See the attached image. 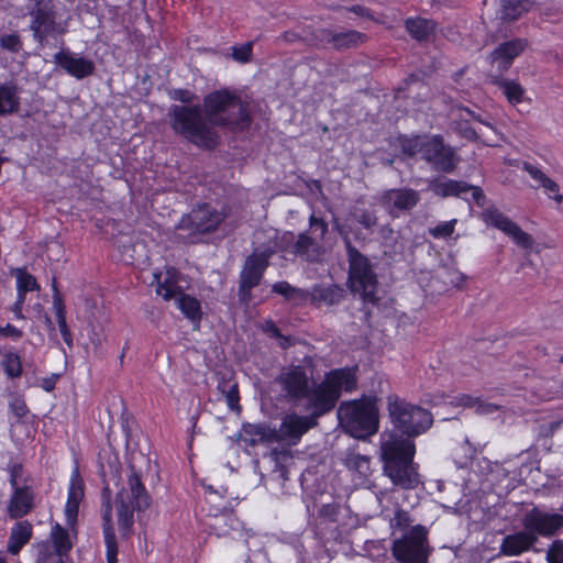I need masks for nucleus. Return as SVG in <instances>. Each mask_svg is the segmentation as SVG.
<instances>
[{
    "mask_svg": "<svg viewBox=\"0 0 563 563\" xmlns=\"http://www.w3.org/2000/svg\"><path fill=\"white\" fill-rule=\"evenodd\" d=\"M16 284L18 292L23 294L24 296L27 291H33L40 288L35 277L23 269H18Z\"/></svg>",
    "mask_w": 563,
    "mask_h": 563,
    "instance_id": "43",
    "label": "nucleus"
},
{
    "mask_svg": "<svg viewBox=\"0 0 563 563\" xmlns=\"http://www.w3.org/2000/svg\"><path fill=\"white\" fill-rule=\"evenodd\" d=\"M434 278L443 284L441 291L460 288L465 280V276L461 272L451 267H442L437 272Z\"/></svg>",
    "mask_w": 563,
    "mask_h": 563,
    "instance_id": "41",
    "label": "nucleus"
},
{
    "mask_svg": "<svg viewBox=\"0 0 563 563\" xmlns=\"http://www.w3.org/2000/svg\"><path fill=\"white\" fill-rule=\"evenodd\" d=\"M523 169L536 180L539 183V186L543 187L549 192H552L553 195H550L549 197L555 200L556 202H563V196L559 194V185L549 178L541 169L533 166L530 163L523 164Z\"/></svg>",
    "mask_w": 563,
    "mask_h": 563,
    "instance_id": "35",
    "label": "nucleus"
},
{
    "mask_svg": "<svg viewBox=\"0 0 563 563\" xmlns=\"http://www.w3.org/2000/svg\"><path fill=\"white\" fill-rule=\"evenodd\" d=\"M168 117L176 134L203 150H214L220 144L217 126L244 131L252 122L247 103L227 89L208 93L202 106L173 104Z\"/></svg>",
    "mask_w": 563,
    "mask_h": 563,
    "instance_id": "1",
    "label": "nucleus"
},
{
    "mask_svg": "<svg viewBox=\"0 0 563 563\" xmlns=\"http://www.w3.org/2000/svg\"><path fill=\"white\" fill-rule=\"evenodd\" d=\"M102 505H101V515H102V528H103V537L104 543L107 548V563H117L118 559V544L117 538L114 533V528L112 523V505H111V490L108 486L102 489Z\"/></svg>",
    "mask_w": 563,
    "mask_h": 563,
    "instance_id": "19",
    "label": "nucleus"
},
{
    "mask_svg": "<svg viewBox=\"0 0 563 563\" xmlns=\"http://www.w3.org/2000/svg\"><path fill=\"white\" fill-rule=\"evenodd\" d=\"M530 7V0H500L499 18L505 22H512L528 12Z\"/></svg>",
    "mask_w": 563,
    "mask_h": 563,
    "instance_id": "34",
    "label": "nucleus"
},
{
    "mask_svg": "<svg viewBox=\"0 0 563 563\" xmlns=\"http://www.w3.org/2000/svg\"><path fill=\"white\" fill-rule=\"evenodd\" d=\"M384 472L395 486L412 489L420 483L413 465L416 446L412 440L402 439L396 432L383 435L380 443Z\"/></svg>",
    "mask_w": 563,
    "mask_h": 563,
    "instance_id": "2",
    "label": "nucleus"
},
{
    "mask_svg": "<svg viewBox=\"0 0 563 563\" xmlns=\"http://www.w3.org/2000/svg\"><path fill=\"white\" fill-rule=\"evenodd\" d=\"M169 97L185 103L184 106H194L192 102L197 99V96L188 89H174L169 92Z\"/></svg>",
    "mask_w": 563,
    "mask_h": 563,
    "instance_id": "51",
    "label": "nucleus"
},
{
    "mask_svg": "<svg viewBox=\"0 0 563 563\" xmlns=\"http://www.w3.org/2000/svg\"><path fill=\"white\" fill-rule=\"evenodd\" d=\"M21 88L14 81L0 85V117L18 113L21 107Z\"/></svg>",
    "mask_w": 563,
    "mask_h": 563,
    "instance_id": "26",
    "label": "nucleus"
},
{
    "mask_svg": "<svg viewBox=\"0 0 563 563\" xmlns=\"http://www.w3.org/2000/svg\"><path fill=\"white\" fill-rule=\"evenodd\" d=\"M420 200L418 191L411 188H396L383 192L380 203L388 210L391 217H398L400 212L413 209Z\"/></svg>",
    "mask_w": 563,
    "mask_h": 563,
    "instance_id": "17",
    "label": "nucleus"
},
{
    "mask_svg": "<svg viewBox=\"0 0 563 563\" xmlns=\"http://www.w3.org/2000/svg\"><path fill=\"white\" fill-rule=\"evenodd\" d=\"M334 228L342 238L346 252L349 263L346 284L350 290L358 294L364 303L377 305L380 298L378 296V280L377 274L374 271V264L352 243L350 231L344 225L335 222Z\"/></svg>",
    "mask_w": 563,
    "mask_h": 563,
    "instance_id": "3",
    "label": "nucleus"
},
{
    "mask_svg": "<svg viewBox=\"0 0 563 563\" xmlns=\"http://www.w3.org/2000/svg\"><path fill=\"white\" fill-rule=\"evenodd\" d=\"M345 10H347L349 12H352L358 16L365 18L367 20L376 21L374 12L366 7L355 4V5L345 8Z\"/></svg>",
    "mask_w": 563,
    "mask_h": 563,
    "instance_id": "57",
    "label": "nucleus"
},
{
    "mask_svg": "<svg viewBox=\"0 0 563 563\" xmlns=\"http://www.w3.org/2000/svg\"><path fill=\"white\" fill-rule=\"evenodd\" d=\"M356 375L352 368H338L328 373L323 382L311 386L309 396L305 398L306 409L311 411L310 417L317 421L319 417L331 411L342 390L352 391L356 388Z\"/></svg>",
    "mask_w": 563,
    "mask_h": 563,
    "instance_id": "5",
    "label": "nucleus"
},
{
    "mask_svg": "<svg viewBox=\"0 0 563 563\" xmlns=\"http://www.w3.org/2000/svg\"><path fill=\"white\" fill-rule=\"evenodd\" d=\"M538 543L536 536L530 533L526 528L507 534L503 538L499 552L506 556H518L534 548Z\"/></svg>",
    "mask_w": 563,
    "mask_h": 563,
    "instance_id": "21",
    "label": "nucleus"
},
{
    "mask_svg": "<svg viewBox=\"0 0 563 563\" xmlns=\"http://www.w3.org/2000/svg\"><path fill=\"white\" fill-rule=\"evenodd\" d=\"M387 409L395 430L400 432V434H396L402 439L412 440L429 430L433 423L430 411L412 405L397 395L387 397Z\"/></svg>",
    "mask_w": 563,
    "mask_h": 563,
    "instance_id": "7",
    "label": "nucleus"
},
{
    "mask_svg": "<svg viewBox=\"0 0 563 563\" xmlns=\"http://www.w3.org/2000/svg\"><path fill=\"white\" fill-rule=\"evenodd\" d=\"M271 457L276 463V466H280L282 463L289 457V454L285 450L273 449L271 451Z\"/></svg>",
    "mask_w": 563,
    "mask_h": 563,
    "instance_id": "64",
    "label": "nucleus"
},
{
    "mask_svg": "<svg viewBox=\"0 0 563 563\" xmlns=\"http://www.w3.org/2000/svg\"><path fill=\"white\" fill-rule=\"evenodd\" d=\"M266 267L258 263L255 255H249L239 276L238 296L241 303L247 305L252 300V289L257 287L264 276Z\"/></svg>",
    "mask_w": 563,
    "mask_h": 563,
    "instance_id": "16",
    "label": "nucleus"
},
{
    "mask_svg": "<svg viewBox=\"0 0 563 563\" xmlns=\"http://www.w3.org/2000/svg\"><path fill=\"white\" fill-rule=\"evenodd\" d=\"M548 563H563V540H554L547 550Z\"/></svg>",
    "mask_w": 563,
    "mask_h": 563,
    "instance_id": "49",
    "label": "nucleus"
},
{
    "mask_svg": "<svg viewBox=\"0 0 563 563\" xmlns=\"http://www.w3.org/2000/svg\"><path fill=\"white\" fill-rule=\"evenodd\" d=\"M412 522L413 519L411 518L410 514L402 508H397L395 510L394 517L389 521L393 529H398L400 531L408 529Z\"/></svg>",
    "mask_w": 563,
    "mask_h": 563,
    "instance_id": "44",
    "label": "nucleus"
},
{
    "mask_svg": "<svg viewBox=\"0 0 563 563\" xmlns=\"http://www.w3.org/2000/svg\"><path fill=\"white\" fill-rule=\"evenodd\" d=\"M307 365H289L283 367L280 374L276 377V383L280 386L283 398L297 405L300 400L309 396L312 382V361L305 358Z\"/></svg>",
    "mask_w": 563,
    "mask_h": 563,
    "instance_id": "9",
    "label": "nucleus"
},
{
    "mask_svg": "<svg viewBox=\"0 0 563 563\" xmlns=\"http://www.w3.org/2000/svg\"><path fill=\"white\" fill-rule=\"evenodd\" d=\"M79 504L80 503H74V501H68V500L66 503V507H65L66 522L70 527H73L77 521Z\"/></svg>",
    "mask_w": 563,
    "mask_h": 563,
    "instance_id": "54",
    "label": "nucleus"
},
{
    "mask_svg": "<svg viewBox=\"0 0 563 563\" xmlns=\"http://www.w3.org/2000/svg\"><path fill=\"white\" fill-rule=\"evenodd\" d=\"M345 296L346 291L343 286L333 283L316 284L308 290V300L317 307L338 306L345 299Z\"/></svg>",
    "mask_w": 563,
    "mask_h": 563,
    "instance_id": "20",
    "label": "nucleus"
},
{
    "mask_svg": "<svg viewBox=\"0 0 563 563\" xmlns=\"http://www.w3.org/2000/svg\"><path fill=\"white\" fill-rule=\"evenodd\" d=\"M242 432L245 435L244 441L250 445L257 442H275L278 441V432L267 423H244Z\"/></svg>",
    "mask_w": 563,
    "mask_h": 563,
    "instance_id": "28",
    "label": "nucleus"
},
{
    "mask_svg": "<svg viewBox=\"0 0 563 563\" xmlns=\"http://www.w3.org/2000/svg\"><path fill=\"white\" fill-rule=\"evenodd\" d=\"M459 134L467 141L475 142L478 140V134L476 131L467 123V121H462L459 124Z\"/></svg>",
    "mask_w": 563,
    "mask_h": 563,
    "instance_id": "55",
    "label": "nucleus"
},
{
    "mask_svg": "<svg viewBox=\"0 0 563 563\" xmlns=\"http://www.w3.org/2000/svg\"><path fill=\"white\" fill-rule=\"evenodd\" d=\"M391 552L399 563H428L430 547L427 528L422 525L413 526L401 538L393 541Z\"/></svg>",
    "mask_w": 563,
    "mask_h": 563,
    "instance_id": "10",
    "label": "nucleus"
},
{
    "mask_svg": "<svg viewBox=\"0 0 563 563\" xmlns=\"http://www.w3.org/2000/svg\"><path fill=\"white\" fill-rule=\"evenodd\" d=\"M482 219L487 224L503 231L520 247L530 250L533 246V239L525 232L516 222L501 213L496 208H488L482 213Z\"/></svg>",
    "mask_w": 563,
    "mask_h": 563,
    "instance_id": "14",
    "label": "nucleus"
},
{
    "mask_svg": "<svg viewBox=\"0 0 563 563\" xmlns=\"http://www.w3.org/2000/svg\"><path fill=\"white\" fill-rule=\"evenodd\" d=\"M522 528L539 537L551 538L563 528V514L548 512L538 506L527 510L520 519Z\"/></svg>",
    "mask_w": 563,
    "mask_h": 563,
    "instance_id": "13",
    "label": "nucleus"
},
{
    "mask_svg": "<svg viewBox=\"0 0 563 563\" xmlns=\"http://www.w3.org/2000/svg\"><path fill=\"white\" fill-rule=\"evenodd\" d=\"M528 42L523 38H514L499 44L488 56L492 69L488 74L499 75L510 68L516 57L527 47Z\"/></svg>",
    "mask_w": 563,
    "mask_h": 563,
    "instance_id": "15",
    "label": "nucleus"
},
{
    "mask_svg": "<svg viewBox=\"0 0 563 563\" xmlns=\"http://www.w3.org/2000/svg\"><path fill=\"white\" fill-rule=\"evenodd\" d=\"M421 158L430 165L432 170L442 174L453 173L461 162L456 150L445 143L440 134L424 136Z\"/></svg>",
    "mask_w": 563,
    "mask_h": 563,
    "instance_id": "11",
    "label": "nucleus"
},
{
    "mask_svg": "<svg viewBox=\"0 0 563 563\" xmlns=\"http://www.w3.org/2000/svg\"><path fill=\"white\" fill-rule=\"evenodd\" d=\"M228 214L217 210L210 203H202L184 214L177 224L180 231H187L189 236L214 232Z\"/></svg>",
    "mask_w": 563,
    "mask_h": 563,
    "instance_id": "12",
    "label": "nucleus"
},
{
    "mask_svg": "<svg viewBox=\"0 0 563 563\" xmlns=\"http://www.w3.org/2000/svg\"><path fill=\"white\" fill-rule=\"evenodd\" d=\"M470 191H472V198L478 207H484L486 203V196L478 186L470 185Z\"/></svg>",
    "mask_w": 563,
    "mask_h": 563,
    "instance_id": "60",
    "label": "nucleus"
},
{
    "mask_svg": "<svg viewBox=\"0 0 563 563\" xmlns=\"http://www.w3.org/2000/svg\"><path fill=\"white\" fill-rule=\"evenodd\" d=\"M51 538L53 541L54 551L46 550L43 553H58L60 555L67 556L71 549V542L69 540L67 530H65L60 525L56 523L52 528Z\"/></svg>",
    "mask_w": 563,
    "mask_h": 563,
    "instance_id": "40",
    "label": "nucleus"
},
{
    "mask_svg": "<svg viewBox=\"0 0 563 563\" xmlns=\"http://www.w3.org/2000/svg\"><path fill=\"white\" fill-rule=\"evenodd\" d=\"M423 79H424V73H422V71L410 74L408 77H406L404 79V82H402L404 86L401 87V89L405 90L413 84H423Z\"/></svg>",
    "mask_w": 563,
    "mask_h": 563,
    "instance_id": "61",
    "label": "nucleus"
},
{
    "mask_svg": "<svg viewBox=\"0 0 563 563\" xmlns=\"http://www.w3.org/2000/svg\"><path fill=\"white\" fill-rule=\"evenodd\" d=\"M263 330L265 333H267L269 336L274 338V339H278L282 334L280 330L278 329V327L275 324L274 321L272 320H267L263 327Z\"/></svg>",
    "mask_w": 563,
    "mask_h": 563,
    "instance_id": "63",
    "label": "nucleus"
},
{
    "mask_svg": "<svg viewBox=\"0 0 563 563\" xmlns=\"http://www.w3.org/2000/svg\"><path fill=\"white\" fill-rule=\"evenodd\" d=\"M272 290L295 303H301L308 300V290L294 287L285 280L275 283Z\"/></svg>",
    "mask_w": 563,
    "mask_h": 563,
    "instance_id": "39",
    "label": "nucleus"
},
{
    "mask_svg": "<svg viewBox=\"0 0 563 563\" xmlns=\"http://www.w3.org/2000/svg\"><path fill=\"white\" fill-rule=\"evenodd\" d=\"M275 247L267 246L264 250L257 252L254 251L251 255H255L258 263H262L266 268L269 264V258L275 254Z\"/></svg>",
    "mask_w": 563,
    "mask_h": 563,
    "instance_id": "56",
    "label": "nucleus"
},
{
    "mask_svg": "<svg viewBox=\"0 0 563 563\" xmlns=\"http://www.w3.org/2000/svg\"><path fill=\"white\" fill-rule=\"evenodd\" d=\"M53 288H54L53 306H54V309H55L58 328H59V331H60V334L63 336L64 342L69 347H71L73 346V335H71V333H70V331H69V329L67 327V323H66V309H65V305H64V301L62 299V296H60L58 289L56 288L55 283L53 284Z\"/></svg>",
    "mask_w": 563,
    "mask_h": 563,
    "instance_id": "37",
    "label": "nucleus"
},
{
    "mask_svg": "<svg viewBox=\"0 0 563 563\" xmlns=\"http://www.w3.org/2000/svg\"><path fill=\"white\" fill-rule=\"evenodd\" d=\"M217 389L224 396L230 410L241 411L239 385L232 377L222 375L218 380Z\"/></svg>",
    "mask_w": 563,
    "mask_h": 563,
    "instance_id": "33",
    "label": "nucleus"
},
{
    "mask_svg": "<svg viewBox=\"0 0 563 563\" xmlns=\"http://www.w3.org/2000/svg\"><path fill=\"white\" fill-rule=\"evenodd\" d=\"M405 29L412 38L423 42L434 33L435 22L423 18H408L405 20Z\"/></svg>",
    "mask_w": 563,
    "mask_h": 563,
    "instance_id": "30",
    "label": "nucleus"
},
{
    "mask_svg": "<svg viewBox=\"0 0 563 563\" xmlns=\"http://www.w3.org/2000/svg\"><path fill=\"white\" fill-rule=\"evenodd\" d=\"M129 470L128 486L121 488L115 496L118 527L123 538L132 534L134 511L140 514L151 506V496L142 483L140 472L133 463L129 464Z\"/></svg>",
    "mask_w": 563,
    "mask_h": 563,
    "instance_id": "6",
    "label": "nucleus"
},
{
    "mask_svg": "<svg viewBox=\"0 0 563 563\" xmlns=\"http://www.w3.org/2000/svg\"><path fill=\"white\" fill-rule=\"evenodd\" d=\"M336 413L340 426L355 439H367L378 430V410L371 399L342 402Z\"/></svg>",
    "mask_w": 563,
    "mask_h": 563,
    "instance_id": "8",
    "label": "nucleus"
},
{
    "mask_svg": "<svg viewBox=\"0 0 563 563\" xmlns=\"http://www.w3.org/2000/svg\"><path fill=\"white\" fill-rule=\"evenodd\" d=\"M27 11L31 16L29 29L33 40L44 47L49 40H57L69 31L71 15L66 7L54 0H33Z\"/></svg>",
    "mask_w": 563,
    "mask_h": 563,
    "instance_id": "4",
    "label": "nucleus"
},
{
    "mask_svg": "<svg viewBox=\"0 0 563 563\" xmlns=\"http://www.w3.org/2000/svg\"><path fill=\"white\" fill-rule=\"evenodd\" d=\"M1 366L9 378H16L22 374L21 357L16 353H5L1 361Z\"/></svg>",
    "mask_w": 563,
    "mask_h": 563,
    "instance_id": "42",
    "label": "nucleus"
},
{
    "mask_svg": "<svg viewBox=\"0 0 563 563\" xmlns=\"http://www.w3.org/2000/svg\"><path fill=\"white\" fill-rule=\"evenodd\" d=\"M316 424L317 421L310 416H298L296 413L287 415L277 430L278 441L291 440L296 443L303 433Z\"/></svg>",
    "mask_w": 563,
    "mask_h": 563,
    "instance_id": "22",
    "label": "nucleus"
},
{
    "mask_svg": "<svg viewBox=\"0 0 563 563\" xmlns=\"http://www.w3.org/2000/svg\"><path fill=\"white\" fill-rule=\"evenodd\" d=\"M84 498V483L79 477L78 471H76L70 481L68 489V501L80 503Z\"/></svg>",
    "mask_w": 563,
    "mask_h": 563,
    "instance_id": "46",
    "label": "nucleus"
},
{
    "mask_svg": "<svg viewBox=\"0 0 563 563\" xmlns=\"http://www.w3.org/2000/svg\"><path fill=\"white\" fill-rule=\"evenodd\" d=\"M321 40L336 51L356 47L366 40V35L358 31L349 30L344 32H333L328 29L320 30Z\"/></svg>",
    "mask_w": 563,
    "mask_h": 563,
    "instance_id": "24",
    "label": "nucleus"
},
{
    "mask_svg": "<svg viewBox=\"0 0 563 563\" xmlns=\"http://www.w3.org/2000/svg\"><path fill=\"white\" fill-rule=\"evenodd\" d=\"M9 408L18 419L25 417L29 412L25 401L20 397H13L9 404Z\"/></svg>",
    "mask_w": 563,
    "mask_h": 563,
    "instance_id": "53",
    "label": "nucleus"
},
{
    "mask_svg": "<svg viewBox=\"0 0 563 563\" xmlns=\"http://www.w3.org/2000/svg\"><path fill=\"white\" fill-rule=\"evenodd\" d=\"M22 331L15 328L14 325L8 323L5 327H0V339L1 338H13L20 339L22 336Z\"/></svg>",
    "mask_w": 563,
    "mask_h": 563,
    "instance_id": "59",
    "label": "nucleus"
},
{
    "mask_svg": "<svg viewBox=\"0 0 563 563\" xmlns=\"http://www.w3.org/2000/svg\"><path fill=\"white\" fill-rule=\"evenodd\" d=\"M424 142V136H416L412 139L404 137L400 140V146L404 154L412 157L416 154L421 155V147Z\"/></svg>",
    "mask_w": 563,
    "mask_h": 563,
    "instance_id": "45",
    "label": "nucleus"
},
{
    "mask_svg": "<svg viewBox=\"0 0 563 563\" xmlns=\"http://www.w3.org/2000/svg\"><path fill=\"white\" fill-rule=\"evenodd\" d=\"M253 42L232 47V58L239 63H249L252 58Z\"/></svg>",
    "mask_w": 563,
    "mask_h": 563,
    "instance_id": "47",
    "label": "nucleus"
},
{
    "mask_svg": "<svg viewBox=\"0 0 563 563\" xmlns=\"http://www.w3.org/2000/svg\"><path fill=\"white\" fill-rule=\"evenodd\" d=\"M336 514L338 507L333 504L322 505V507L319 509L320 517L329 518L331 520H334Z\"/></svg>",
    "mask_w": 563,
    "mask_h": 563,
    "instance_id": "62",
    "label": "nucleus"
},
{
    "mask_svg": "<svg viewBox=\"0 0 563 563\" xmlns=\"http://www.w3.org/2000/svg\"><path fill=\"white\" fill-rule=\"evenodd\" d=\"M32 537V526L27 521L18 522L11 530L8 552L16 555Z\"/></svg>",
    "mask_w": 563,
    "mask_h": 563,
    "instance_id": "32",
    "label": "nucleus"
},
{
    "mask_svg": "<svg viewBox=\"0 0 563 563\" xmlns=\"http://www.w3.org/2000/svg\"><path fill=\"white\" fill-rule=\"evenodd\" d=\"M290 252L308 263H320L324 257V247L308 232L299 233L292 243Z\"/></svg>",
    "mask_w": 563,
    "mask_h": 563,
    "instance_id": "23",
    "label": "nucleus"
},
{
    "mask_svg": "<svg viewBox=\"0 0 563 563\" xmlns=\"http://www.w3.org/2000/svg\"><path fill=\"white\" fill-rule=\"evenodd\" d=\"M175 273L176 271L174 268H168L164 278L162 273L154 274L156 292L165 300L175 299L183 291L180 286H178L177 282L174 279Z\"/></svg>",
    "mask_w": 563,
    "mask_h": 563,
    "instance_id": "31",
    "label": "nucleus"
},
{
    "mask_svg": "<svg viewBox=\"0 0 563 563\" xmlns=\"http://www.w3.org/2000/svg\"><path fill=\"white\" fill-rule=\"evenodd\" d=\"M34 495L30 486L15 487L11 496L8 514L12 519L27 515L33 508Z\"/></svg>",
    "mask_w": 563,
    "mask_h": 563,
    "instance_id": "25",
    "label": "nucleus"
},
{
    "mask_svg": "<svg viewBox=\"0 0 563 563\" xmlns=\"http://www.w3.org/2000/svg\"><path fill=\"white\" fill-rule=\"evenodd\" d=\"M53 59L57 66L78 80L91 76L96 69L91 59L78 56L69 51L62 49L57 52Z\"/></svg>",
    "mask_w": 563,
    "mask_h": 563,
    "instance_id": "18",
    "label": "nucleus"
},
{
    "mask_svg": "<svg viewBox=\"0 0 563 563\" xmlns=\"http://www.w3.org/2000/svg\"><path fill=\"white\" fill-rule=\"evenodd\" d=\"M309 228L313 232H319L320 239L322 240L328 233V223L323 218L316 217L312 213L309 218Z\"/></svg>",
    "mask_w": 563,
    "mask_h": 563,
    "instance_id": "52",
    "label": "nucleus"
},
{
    "mask_svg": "<svg viewBox=\"0 0 563 563\" xmlns=\"http://www.w3.org/2000/svg\"><path fill=\"white\" fill-rule=\"evenodd\" d=\"M176 305L184 316L194 323L201 320V306L198 299L181 291L176 298Z\"/></svg>",
    "mask_w": 563,
    "mask_h": 563,
    "instance_id": "36",
    "label": "nucleus"
},
{
    "mask_svg": "<svg viewBox=\"0 0 563 563\" xmlns=\"http://www.w3.org/2000/svg\"><path fill=\"white\" fill-rule=\"evenodd\" d=\"M455 223L456 220L439 223L434 228L430 229V234L435 239L451 236L454 232Z\"/></svg>",
    "mask_w": 563,
    "mask_h": 563,
    "instance_id": "50",
    "label": "nucleus"
},
{
    "mask_svg": "<svg viewBox=\"0 0 563 563\" xmlns=\"http://www.w3.org/2000/svg\"><path fill=\"white\" fill-rule=\"evenodd\" d=\"M65 556L58 553H40L37 563H65Z\"/></svg>",
    "mask_w": 563,
    "mask_h": 563,
    "instance_id": "58",
    "label": "nucleus"
},
{
    "mask_svg": "<svg viewBox=\"0 0 563 563\" xmlns=\"http://www.w3.org/2000/svg\"><path fill=\"white\" fill-rule=\"evenodd\" d=\"M349 217L371 232H373L378 224V217L374 209L360 207L357 205L350 208Z\"/></svg>",
    "mask_w": 563,
    "mask_h": 563,
    "instance_id": "38",
    "label": "nucleus"
},
{
    "mask_svg": "<svg viewBox=\"0 0 563 563\" xmlns=\"http://www.w3.org/2000/svg\"><path fill=\"white\" fill-rule=\"evenodd\" d=\"M0 47L11 53H18L22 48V42L16 33L0 36Z\"/></svg>",
    "mask_w": 563,
    "mask_h": 563,
    "instance_id": "48",
    "label": "nucleus"
},
{
    "mask_svg": "<svg viewBox=\"0 0 563 563\" xmlns=\"http://www.w3.org/2000/svg\"><path fill=\"white\" fill-rule=\"evenodd\" d=\"M429 189L435 196L446 197H461L463 194L470 191V184L463 180L442 179L440 177L433 178L429 183Z\"/></svg>",
    "mask_w": 563,
    "mask_h": 563,
    "instance_id": "27",
    "label": "nucleus"
},
{
    "mask_svg": "<svg viewBox=\"0 0 563 563\" xmlns=\"http://www.w3.org/2000/svg\"><path fill=\"white\" fill-rule=\"evenodd\" d=\"M487 80L500 89L509 103L518 104L523 100L525 89L519 82L494 74H488Z\"/></svg>",
    "mask_w": 563,
    "mask_h": 563,
    "instance_id": "29",
    "label": "nucleus"
}]
</instances>
